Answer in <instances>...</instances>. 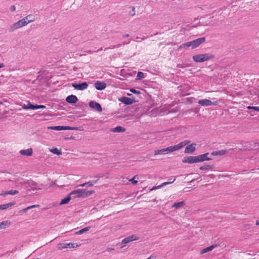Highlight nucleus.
Listing matches in <instances>:
<instances>
[{"label": "nucleus", "mask_w": 259, "mask_h": 259, "mask_svg": "<svg viewBox=\"0 0 259 259\" xmlns=\"http://www.w3.org/2000/svg\"><path fill=\"white\" fill-rule=\"evenodd\" d=\"M37 109H45V108H46V106L45 105H37Z\"/></svg>", "instance_id": "48"}, {"label": "nucleus", "mask_w": 259, "mask_h": 259, "mask_svg": "<svg viewBox=\"0 0 259 259\" xmlns=\"http://www.w3.org/2000/svg\"><path fill=\"white\" fill-rule=\"evenodd\" d=\"M146 259H156V256L154 255H151L150 256Z\"/></svg>", "instance_id": "49"}, {"label": "nucleus", "mask_w": 259, "mask_h": 259, "mask_svg": "<svg viewBox=\"0 0 259 259\" xmlns=\"http://www.w3.org/2000/svg\"><path fill=\"white\" fill-rule=\"evenodd\" d=\"M196 144L195 143H193L187 146L185 148L184 152L186 154L193 153L196 150Z\"/></svg>", "instance_id": "13"}, {"label": "nucleus", "mask_w": 259, "mask_h": 259, "mask_svg": "<svg viewBox=\"0 0 259 259\" xmlns=\"http://www.w3.org/2000/svg\"><path fill=\"white\" fill-rule=\"evenodd\" d=\"M23 19H25L26 20V22L27 23V24L29 23L34 21L35 17L33 15H28L26 17H25L24 18H23Z\"/></svg>", "instance_id": "27"}, {"label": "nucleus", "mask_w": 259, "mask_h": 259, "mask_svg": "<svg viewBox=\"0 0 259 259\" xmlns=\"http://www.w3.org/2000/svg\"><path fill=\"white\" fill-rule=\"evenodd\" d=\"M20 153L22 155L30 156L32 155L33 150L31 148H28L27 149L21 150L20 151Z\"/></svg>", "instance_id": "17"}, {"label": "nucleus", "mask_w": 259, "mask_h": 259, "mask_svg": "<svg viewBox=\"0 0 259 259\" xmlns=\"http://www.w3.org/2000/svg\"><path fill=\"white\" fill-rule=\"evenodd\" d=\"M77 246V244L73 243H60L58 244V247L59 250H62L64 248H74Z\"/></svg>", "instance_id": "6"}, {"label": "nucleus", "mask_w": 259, "mask_h": 259, "mask_svg": "<svg viewBox=\"0 0 259 259\" xmlns=\"http://www.w3.org/2000/svg\"><path fill=\"white\" fill-rule=\"evenodd\" d=\"M140 239L139 237H137L136 235H132L128 237H125L122 240V244H125L133 241L138 240Z\"/></svg>", "instance_id": "11"}, {"label": "nucleus", "mask_w": 259, "mask_h": 259, "mask_svg": "<svg viewBox=\"0 0 259 259\" xmlns=\"http://www.w3.org/2000/svg\"><path fill=\"white\" fill-rule=\"evenodd\" d=\"M228 153V151L225 150L214 151L211 152V155L213 156H222Z\"/></svg>", "instance_id": "19"}, {"label": "nucleus", "mask_w": 259, "mask_h": 259, "mask_svg": "<svg viewBox=\"0 0 259 259\" xmlns=\"http://www.w3.org/2000/svg\"><path fill=\"white\" fill-rule=\"evenodd\" d=\"M192 58L195 62L201 63L213 59L215 58V56L211 54L207 53L196 55L193 56Z\"/></svg>", "instance_id": "3"}, {"label": "nucleus", "mask_w": 259, "mask_h": 259, "mask_svg": "<svg viewBox=\"0 0 259 259\" xmlns=\"http://www.w3.org/2000/svg\"><path fill=\"white\" fill-rule=\"evenodd\" d=\"M11 225L9 221H4L0 223V229H5Z\"/></svg>", "instance_id": "29"}, {"label": "nucleus", "mask_w": 259, "mask_h": 259, "mask_svg": "<svg viewBox=\"0 0 259 259\" xmlns=\"http://www.w3.org/2000/svg\"><path fill=\"white\" fill-rule=\"evenodd\" d=\"M27 25V23L26 22V20L25 19H22L15 23L12 25L9 28L10 32H13L17 29L21 28L24 26Z\"/></svg>", "instance_id": "5"}, {"label": "nucleus", "mask_w": 259, "mask_h": 259, "mask_svg": "<svg viewBox=\"0 0 259 259\" xmlns=\"http://www.w3.org/2000/svg\"><path fill=\"white\" fill-rule=\"evenodd\" d=\"M66 130H75V131H81L82 130V127H72L70 126H66Z\"/></svg>", "instance_id": "35"}, {"label": "nucleus", "mask_w": 259, "mask_h": 259, "mask_svg": "<svg viewBox=\"0 0 259 259\" xmlns=\"http://www.w3.org/2000/svg\"><path fill=\"white\" fill-rule=\"evenodd\" d=\"M98 181V179L96 180V181H91L87 183H84L80 186L81 187H91L93 186L94 184H96Z\"/></svg>", "instance_id": "31"}, {"label": "nucleus", "mask_w": 259, "mask_h": 259, "mask_svg": "<svg viewBox=\"0 0 259 259\" xmlns=\"http://www.w3.org/2000/svg\"><path fill=\"white\" fill-rule=\"evenodd\" d=\"M248 109H253L256 111H259V106H249L247 107Z\"/></svg>", "instance_id": "40"}, {"label": "nucleus", "mask_w": 259, "mask_h": 259, "mask_svg": "<svg viewBox=\"0 0 259 259\" xmlns=\"http://www.w3.org/2000/svg\"><path fill=\"white\" fill-rule=\"evenodd\" d=\"M81 190L83 193V196L82 197V198H84L88 196H89L91 195H92L95 193V191H94V190L86 191L84 189H81Z\"/></svg>", "instance_id": "28"}, {"label": "nucleus", "mask_w": 259, "mask_h": 259, "mask_svg": "<svg viewBox=\"0 0 259 259\" xmlns=\"http://www.w3.org/2000/svg\"><path fill=\"white\" fill-rule=\"evenodd\" d=\"M190 65L189 64H178L177 65V67L179 68H186V67H190Z\"/></svg>", "instance_id": "38"}, {"label": "nucleus", "mask_w": 259, "mask_h": 259, "mask_svg": "<svg viewBox=\"0 0 259 259\" xmlns=\"http://www.w3.org/2000/svg\"><path fill=\"white\" fill-rule=\"evenodd\" d=\"M177 150L176 147L175 145L170 146L167 148L158 149L155 151L154 154L155 155H159V154H165L166 153H169L175 151Z\"/></svg>", "instance_id": "4"}, {"label": "nucleus", "mask_w": 259, "mask_h": 259, "mask_svg": "<svg viewBox=\"0 0 259 259\" xmlns=\"http://www.w3.org/2000/svg\"><path fill=\"white\" fill-rule=\"evenodd\" d=\"M130 91L133 93V94H137V95H139V94H141V92L139 91H138V90H136L134 88H132L130 89Z\"/></svg>", "instance_id": "41"}, {"label": "nucleus", "mask_w": 259, "mask_h": 259, "mask_svg": "<svg viewBox=\"0 0 259 259\" xmlns=\"http://www.w3.org/2000/svg\"><path fill=\"white\" fill-rule=\"evenodd\" d=\"M194 181H195V180H192V181H191V182L192 183V182H194Z\"/></svg>", "instance_id": "58"}, {"label": "nucleus", "mask_w": 259, "mask_h": 259, "mask_svg": "<svg viewBox=\"0 0 259 259\" xmlns=\"http://www.w3.org/2000/svg\"><path fill=\"white\" fill-rule=\"evenodd\" d=\"M88 83L87 82H82L81 83H76L74 82L72 83V87L74 88V89L76 90L82 91L84 90L88 87Z\"/></svg>", "instance_id": "7"}, {"label": "nucleus", "mask_w": 259, "mask_h": 259, "mask_svg": "<svg viewBox=\"0 0 259 259\" xmlns=\"http://www.w3.org/2000/svg\"><path fill=\"white\" fill-rule=\"evenodd\" d=\"M209 153H205L203 154H200L197 156H185L182 160L183 163H187L189 164H193L195 163H198L203 162L204 161L210 160L212 159L208 157Z\"/></svg>", "instance_id": "1"}, {"label": "nucleus", "mask_w": 259, "mask_h": 259, "mask_svg": "<svg viewBox=\"0 0 259 259\" xmlns=\"http://www.w3.org/2000/svg\"><path fill=\"white\" fill-rule=\"evenodd\" d=\"M200 110V107H195L194 108H192L191 109V111L195 112V113H198L199 112Z\"/></svg>", "instance_id": "43"}, {"label": "nucleus", "mask_w": 259, "mask_h": 259, "mask_svg": "<svg viewBox=\"0 0 259 259\" xmlns=\"http://www.w3.org/2000/svg\"><path fill=\"white\" fill-rule=\"evenodd\" d=\"M91 228V226H88L75 232V235H80L89 231Z\"/></svg>", "instance_id": "26"}, {"label": "nucleus", "mask_w": 259, "mask_h": 259, "mask_svg": "<svg viewBox=\"0 0 259 259\" xmlns=\"http://www.w3.org/2000/svg\"><path fill=\"white\" fill-rule=\"evenodd\" d=\"M65 139L66 140H74L75 137L74 136H71L69 138H65Z\"/></svg>", "instance_id": "50"}, {"label": "nucleus", "mask_w": 259, "mask_h": 259, "mask_svg": "<svg viewBox=\"0 0 259 259\" xmlns=\"http://www.w3.org/2000/svg\"><path fill=\"white\" fill-rule=\"evenodd\" d=\"M198 103L202 106H209L210 104V100L206 99L200 100Z\"/></svg>", "instance_id": "23"}, {"label": "nucleus", "mask_w": 259, "mask_h": 259, "mask_svg": "<svg viewBox=\"0 0 259 259\" xmlns=\"http://www.w3.org/2000/svg\"><path fill=\"white\" fill-rule=\"evenodd\" d=\"M81 106V105H79V103H78L77 105V106Z\"/></svg>", "instance_id": "60"}, {"label": "nucleus", "mask_w": 259, "mask_h": 259, "mask_svg": "<svg viewBox=\"0 0 259 259\" xmlns=\"http://www.w3.org/2000/svg\"><path fill=\"white\" fill-rule=\"evenodd\" d=\"M29 110H36L37 108V104L34 105L30 102L28 101Z\"/></svg>", "instance_id": "37"}, {"label": "nucleus", "mask_w": 259, "mask_h": 259, "mask_svg": "<svg viewBox=\"0 0 259 259\" xmlns=\"http://www.w3.org/2000/svg\"><path fill=\"white\" fill-rule=\"evenodd\" d=\"M22 108L23 109L29 110L28 101H27V104H24L23 105H22Z\"/></svg>", "instance_id": "46"}, {"label": "nucleus", "mask_w": 259, "mask_h": 259, "mask_svg": "<svg viewBox=\"0 0 259 259\" xmlns=\"http://www.w3.org/2000/svg\"><path fill=\"white\" fill-rule=\"evenodd\" d=\"M125 131V129L121 126H117L114 128H113L111 130V131L114 133H123Z\"/></svg>", "instance_id": "25"}, {"label": "nucleus", "mask_w": 259, "mask_h": 259, "mask_svg": "<svg viewBox=\"0 0 259 259\" xmlns=\"http://www.w3.org/2000/svg\"><path fill=\"white\" fill-rule=\"evenodd\" d=\"M10 10L11 12H14L16 10V7L15 5H12L10 7Z\"/></svg>", "instance_id": "47"}, {"label": "nucleus", "mask_w": 259, "mask_h": 259, "mask_svg": "<svg viewBox=\"0 0 259 259\" xmlns=\"http://www.w3.org/2000/svg\"><path fill=\"white\" fill-rule=\"evenodd\" d=\"M51 152L57 155H60L62 154V152L57 148H54L52 149Z\"/></svg>", "instance_id": "36"}, {"label": "nucleus", "mask_w": 259, "mask_h": 259, "mask_svg": "<svg viewBox=\"0 0 259 259\" xmlns=\"http://www.w3.org/2000/svg\"><path fill=\"white\" fill-rule=\"evenodd\" d=\"M136 177V176H134L132 179L130 180V181L134 185H136L138 183V181L135 180V178Z\"/></svg>", "instance_id": "44"}, {"label": "nucleus", "mask_w": 259, "mask_h": 259, "mask_svg": "<svg viewBox=\"0 0 259 259\" xmlns=\"http://www.w3.org/2000/svg\"><path fill=\"white\" fill-rule=\"evenodd\" d=\"M127 95H128V96H132V94H127Z\"/></svg>", "instance_id": "59"}, {"label": "nucleus", "mask_w": 259, "mask_h": 259, "mask_svg": "<svg viewBox=\"0 0 259 259\" xmlns=\"http://www.w3.org/2000/svg\"><path fill=\"white\" fill-rule=\"evenodd\" d=\"M132 11L129 12V15L134 16L135 15V8L134 7H131Z\"/></svg>", "instance_id": "42"}, {"label": "nucleus", "mask_w": 259, "mask_h": 259, "mask_svg": "<svg viewBox=\"0 0 259 259\" xmlns=\"http://www.w3.org/2000/svg\"><path fill=\"white\" fill-rule=\"evenodd\" d=\"M255 224H256V225L258 226L259 225V221H256Z\"/></svg>", "instance_id": "56"}, {"label": "nucleus", "mask_w": 259, "mask_h": 259, "mask_svg": "<svg viewBox=\"0 0 259 259\" xmlns=\"http://www.w3.org/2000/svg\"><path fill=\"white\" fill-rule=\"evenodd\" d=\"M144 78V73L142 72L139 71L137 73L136 80H139Z\"/></svg>", "instance_id": "34"}, {"label": "nucleus", "mask_w": 259, "mask_h": 259, "mask_svg": "<svg viewBox=\"0 0 259 259\" xmlns=\"http://www.w3.org/2000/svg\"><path fill=\"white\" fill-rule=\"evenodd\" d=\"M79 193L78 191H71L69 193L65 198L62 199L59 203V205L66 204L72 199L71 195L74 194V193Z\"/></svg>", "instance_id": "9"}, {"label": "nucleus", "mask_w": 259, "mask_h": 259, "mask_svg": "<svg viewBox=\"0 0 259 259\" xmlns=\"http://www.w3.org/2000/svg\"><path fill=\"white\" fill-rule=\"evenodd\" d=\"M84 107H87V105L86 104H84Z\"/></svg>", "instance_id": "62"}, {"label": "nucleus", "mask_w": 259, "mask_h": 259, "mask_svg": "<svg viewBox=\"0 0 259 259\" xmlns=\"http://www.w3.org/2000/svg\"><path fill=\"white\" fill-rule=\"evenodd\" d=\"M169 180H170V181H172V179H171H171H169Z\"/></svg>", "instance_id": "61"}, {"label": "nucleus", "mask_w": 259, "mask_h": 259, "mask_svg": "<svg viewBox=\"0 0 259 259\" xmlns=\"http://www.w3.org/2000/svg\"><path fill=\"white\" fill-rule=\"evenodd\" d=\"M218 246V245L216 244H212L210 246L202 249L201 250L200 253L203 254V253L209 252V251H211L212 250H213L214 248H215Z\"/></svg>", "instance_id": "18"}, {"label": "nucleus", "mask_w": 259, "mask_h": 259, "mask_svg": "<svg viewBox=\"0 0 259 259\" xmlns=\"http://www.w3.org/2000/svg\"><path fill=\"white\" fill-rule=\"evenodd\" d=\"M189 143H190V141L189 140H185L183 142H181L179 144L177 145H175V146L176 147L177 150H178L181 148H182L183 147L186 146V145L188 144Z\"/></svg>", "instance_id": "22"}, {"label": "nucleus", "mask_w": 259, "mask_h": 259, "mask_svg": "<svg viewBox=\"0 0 259 259\" xmlns=\"http://www.w3.org/2000/svg\"><path fill=\"white\" fill-rule=\"evenodd\" d=\"M7 193V191H5V192H4L3 193H2L1 195L3 196H6L7 195H9V194H6Z\"/></svg>", "instance_id": "52"}, {"label": "nucleus", "mask_w": 259, "mask_h": 259, "mask_svg": "<svg viewBox=\"0 0 259 259\" xmlns=\"http://www.w3.org/2000/svg\"><path fill=\"white\" fill-rule=\"evenodd\" d=\"M89 105L90 108H93L98 112H101L102 111L101 105L97 102L91 101L89 102Z\"/></svg>", "instance_id": "10"}, {"label": "nucleus", "mask_w": 259, "mask_h": 259, "mask_svg": "<svg viewBox=\"0 0 259 259\" xmlns=\"http://www.w3.org/2000/svg\"><path fill=\"white\" fill-rule=\"evenodd\" d=\"M27 210H28V208H27V207H26V208H25L22 209L20 211V212H26Z\"/></svg>", "instance_id": "51"}, {"label": "nucleus", "mask_w": 259, "mask_h": 259, "mask_svg": "<svg viewBox=\"0 0 259 259\" xmlns=\"http://www.w3.org/2000/svg\"><path fill=\"white\" fill-rule=\"evenodd\" d=\"M27 208H28V210L29 209L32 208V207H31V206H30L27 207Z\"/></svg>", "instance_id": "57"}, {"label": "nucleus", "mask_w": 259, "mask_h": 259, "mask_svg": "<svg viewBox=\"0 0 259 259\" xmlns=\"http://www.w3.org/2000/svg\"><path fill=\"white\" fill-rule=\"evenodd\" d=\"M66 126L65 125H58V126H49L48 128L49 130H52L54 131H62L66 130Z\"/></svg>", "instance_id": "20"}, {"label": "nucleus", "mask_w": 259, "mask_h": 259, "mask_svg": "<svg viewBox=\"0 0 259 259\" xmlns=\"http://www.w3.org/2000/svg\"><path fill=\"white\" fill-rule=\"evenodd\" d=\"M205 41V38L200 37L197 38L194 40L187 42L186 43L183 44L180 46L179 49H181L183 48H187L191 47L192 49H194L198 47H199L201 44L204 42Z\"/></svg>", "instance_id": "2"}, {"label": "nucleus", "mask_w": 259, "mask_h": 259, "mask_svg": "<svg viewBox=\"0 0 259 259\" xmlns=\"http://www.w3.org/2000/svg\"><path fill=\"white\" fill-rule=\"evenodd\" d=\"M185 204V202L184 201H182L178 202H175L172 206V207H175L176 208H178L181 207H183Z\"/></svg>", "instance_id": "32"}, {"label": "nucleus", "mask_w": 259, "mask_h": 259, "mask_svg": "<svg viewBox=\"0 0 259 259\" xmlns=\"http://www.w3.org/2000/svg\"><path fill=\"white\" fill-rule=\"evenodd\" d=\"M15 203H16L15 202H13L0 205V210H4L10 207H12L14 206L15 204Z\"/></svg>", "instance_id": "24"}, {"label": "nucleus", "mask_w": 259, "mask_h": 259, "mask_svg": "<svg viewBox=\"0 0 259 259\" xmlns=\"http://www.w3.org/2000/svg\"><path fill=\"white\" fill-rule=\"evenodd\" d=\"M5 67V65L4 63H0V68H3Z\"/></svg>", "instance_id": "53"}, {"label": "nucleus", "mask_w": 259, "mask_h": 259, "mask_svg": "<svg viewBox=\"0 0 259 259\" xmlns=\"http://www.w3.org/2000/svg\"><path fill=\"white\" fill-rule=\"evenodd\" d=\"M214 168V165H205L201 166L199 167V169L201 170H206L209 169H213Z\"/></svg>", "instance_id": "30"}, {"label": "nucleus", "mask_w": 259, "mask_h": 259, "mask_svg": "<svg viewBox=\"0 0 259 259\" xmlns=\"http://www.w3.org/2000/svg\"><path fill=\"white\" fill-rule=\"evenodd\" d=\"M73 191H78L79 193H75L74 194H73L71 195L72 199H74L77 198H82L83 196V192L82 191V190L81 189H76L74 190Z\"/></svg>", "instance_id": "21"}, {"label": "nucleus", "mask_w": 259, "mask_h": 259, "mask_svg": "<svg viewBox=\"0 0 259 259\" xmlns=\"http://www.w3.org/2000/svg\"><path fill=\"white\" fill-rule=\"evenodd\" d=\"M65 100L68 103L72 104H75L78 101L77 97L74 95L68 96Z\"/></svg>", "instance_id": "15"}, {"label": "nucleus", "mask_w": 259, "mask_h": 259, "mask_svg": "<svg viewBox=\"0 0 259 259\" xmlns=\"http://www.w3.org/2000/svg\"><path fill=\"white\" fill-rule=\"evenodd\" d=\"M176 180V178H174L172 179V181H169V182H164L163 183H162L161 185H159V186H154L153 187H152L151 189H150V191H153V190H155L156 189H159V188H161L166 185H167L168 184H170L172 183H174Z\"/></svg>", "instance_id": "16"}, {"label": "nucleus", "mask_w": 259, "mask_h": 259, "mask_svg": "<svg viewBox=\"0 0 259 259\" xmlns=\"http://www.w3.org/2000/svg\"><path fill=\"white\" fill-rule=\"evenodd\" d=\"M106 83L102 81L98 80L95 83V88L99 91H102L104 90L106 87Z\"/></svg>", "instance_id": "14"}, {"label": "nucleus", "mask_w": 259, "mask_h": 259, "mask_svg": "<svg viewBox=\"0 0 259 259\" xmlns=\"http://www.w3.org/2000/svg\"><path fill=\"white\" fill-rule=\"evenodd\" d=\"M130 35L128 34H126L123 35V37H129Z\"/></svg>", "instance_id": "54"}, {"label": "nucleus", "mask_w": 259, "mask_h": 259, "mask_svg": "<svg viewBox=\"0 0 259 259\" xmlns=\"http://www.w3.org/2000/svg\"><path fill=\"white\" fill-rule=\"evenodd\" d=\"M24 184L26 187L31 188V189H28V190H32L34 191L37 190V188L35 187H36L38 184L36 182H34L31 180L24 181Z\"/></svg>", "instance_id": "12"}, {"label": "nucleus", "mask_w": 259, "mask_h": 259, "mask_svg": "<svg viewBox=\"0 0 259 259\" xmlns=\"http://www.w3.org/2000/svg\"><path fill=\"white\" fill-rule=\"evenodd\" d=\"M19 193L18 191L15 190H11L10 191H7L6 194H9V195H16Z\"/></svg>", "instance_id": "39"}, {"label": "nucleus", "mask_w": 259, "mask_h": 259, "mask_svg": "<svg viewBox=\"0 0 259 259\" xmlns=\"http://www.w3.org/2000/svg\"><path fill=\"white\" fill-rule=\"evenodd\" d=\"M118 101L126 105H130L133 104L134 103L136 102L134 99L126 97H121L118 98Z\"/></svg>", "instance_id": "8"}, {"label": "nucleus", "mask_w": 259, "mask_h": 259, "mask_svg": "<svg viewBox=\"0 0 259 259\" xmlns=\"http://www.w3.org/2000/svg\"><path fill=\"white\" fill-rule=\"evenodd\" d=\"M241 150H250L252 149V148L250 146V144L248 142L244 143V145L242 148L240 149Z\"/></svg>", "instance_id": "33"}, {"label": "nucleus", "mask_w": 259, "mask_h": 259, "mask_svg": "<svg viewBox=\"0 0 259 259\" xmlns=\"http://www.w3.org/2000/svg\"><path fill=\"white\" fill-rule=\"evenodd\" d=\"M210 106H211V105H218L219 104V102L218 101H214V102H212L210 100Z\"/></svg>", "instance_id": "45"}, {"label": "nucleus", "mask_w": 259, "mask_h": 259, "mask_svg": "<svg viewBox=\"0 0 259 259\" xmlns=\"http://www.w3.org/2000/svg\"><path fill=\"white\" fill-rule=\"evenodd\" d=\"M38 206H39V205H31V207H32V208H34V207H38Z\"/></svg>", "instance_id": "55"}]
</instances>
